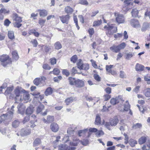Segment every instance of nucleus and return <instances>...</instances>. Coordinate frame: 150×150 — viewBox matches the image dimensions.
I'll list each match as a JSON object with an SVG mask.
<instances>
[{
  "label": "nucleus",
  "mask_w": 150,
  "mask_h": 150,
  "mask_svg": "<svg viewBox=\"0 0 150 150\" xmlns=\"http://www.w3.org/2000/svg\"><path fill=\"white\" fill-rule=\"evenodd\" d=\"M26 91L23 89L21 87H17L14 91V99L15 101V103H18V101H21L22 100L20 94L21 93H25Z\"/></svg>",
  "instance_id": "f257e3e1"
},
{
  "label": "nucleus",
  "mask_w": 150,
  "mask_h": 150,
  "mask_svg": "<svg viewBox=\"0 0 150 150\" xmlns=\"http://www.w3.org/2000/svg\"><path fill=\"white\" fill-rule=\"evenodd\" d=\"M72 141L71 142L70 144L71 146H76L79 142L84 145H86L88 144V140H86L84 142L80 141L78 139L75 137H73L72 138Z\"/></svg>",
  "instance_id": "f03ea898"
},
{
  "label": "nucleus",
  "mask_w": 150,
  "mask_h": 150,
  "mask_svg": "<svg viewBox=\"0 0 150 150\" xmlns=\"http://www.w3.org/2000/svg\"><path fill=\"white\" fill-rule=\"evenodd\" d=\"M0 61L2 62V65L4 67L6 66L8 64L11 62L9 56L4 54L0 56Z\"/></svg>",
  "instance_id": "7ed1b4c3"
},
{
  "label": "nucleus",
  "mask_w": 150,
  "mask_h": 150,
  "mask_svg": "<svg viewBox=\"0 0 150 150\" xmlns=\"http://www.w3.org/2000/svg\"><path fill=\"white\" fill-rule=\"evenodd\" d=\"M115 16L116 17V21L118 24L124 23L125 18L123 15L118 13H115Z\"/></svg>",
  "instance_id": "20e7f679"
},
{
  "label": "nucleus",
  "mask_w": 150,
  "mask_h": 150,
  "mask_svg": "<svg viewBox=\"0 0 150 150\" xmlns=\"http://www.w3.org/2000/svg\"><path fill=\"white\" fill-rule=\"evenodd\" d=\"M131 0H124V4L123 9L125 11H127L132 8L133 3L130 2ZM122 1L124 0H122Z\"/></svg>",
  "instance_id": "39448f33"
},
{
  "label": "nucleus",
  "mask_w": 150,
  "mask_h": 150,
  "mask_svg": "<svg viewBox=\"0 0 150 150\" xmlns=\"http://www.w3.org/2000/svg\"><path fill=\"white\" fill-rule=\"evenodd\" d=\"M76 148L74 147H70L65 144H62L58 146L59 150H75Z\"/></svg>",
  "instance_id": "423d86ee"
},
{
  "label": "nucleus",
  "mask_w": 150,
  "mask_h": 150,
  "mask_svg": "<svg viewBox=\"0 0 150 150\" xmlns=\"http://www.w3.org/2000/svg\"><path fill=\"white\" fill-rule=\"evenodd\" d=\"M114 24H111L110 25L109 24H108L107 25L104 26V28H106L108 30H112L113 33H115L117 31V28L116 27L114 26Z\"/></svg>",
  "instance_id": "0eeeda50"
},
{
  "label": "nucleus",
  "mask_w": 150,
  "mask_h": 150,
  "mask_svg": "<svg viewBox=\"0 0 150 150\" xmlns=\"http://www.w3.org/2000/svg\"><path fill=\"white\" fill-rule=\"evenodd\" d=\"M59 17L63 23H66L67 24L68 23V22L70 18V16L69 15H67L65 16H59Z\"/></svg>",
  "instance_id": "6e6552de"
},
{
  "label": "nucleus",
  "mask_w": 150,
  "mask_h": 150,
  "mask_svg": "<svg viewBox=\"0 0 150 150\" xmlns=\"http://www.w3.org/2000/svg\"><path fill=\"white\" fill-rule=\"evenodd\" d=\"M130 24L134 28H137L139 26V22L136 19H133L130 20Z\"/></svg>",
  "instance_id": "1a4fd4ad"
},
{
  "label": "nucleus",
  "mask_w": 150,
  "mask_h": 150,
  "mask_svg": "<svg viewBox=\"0 0 150 150\" xmlns=\"http://www.w3.org/2000/svg\"><path fill=\"white\" fill-rule=\"evenodd\" d=\"M25 107L23 104H19L18 106V108L19 113L22 115L24 113Z\"/></svg>",
  "instance_id": "9d476101"
},
{
  "label": "nucleus",
  "mask_w": 150,
  "mask_h": 150,
  "mask_svg": "<svg viewBox=\"0 0 150 150\" xmlns=\"http://www.w3.org/2000/svg\"><path fill=\"white\" fill-rule=\"evenodd\" d=\"M50 128L52 131L56 132L58 130L59 127L57 124L54 122L51 124Z\"/></svg>",
  "instance_id": "9b49d317"
},
{
  "label": "nucleus",
  "mask_w": 150,
  "mask_h": 150,
  "mask_svg": "<svg viewBox=\"0 0 150 150\" xmlns=\"http://www.w3.org/2000/svg\"><path fill=\"white\" fill-rule=\"evenodd\" d=\"M31 130L28 128H25L21 130L20 132L21 135H27L30 133Z\"/></svg>",
  "instance_id": "f8f14e48"
},
{
  "label": "nucleus",
  "mask_w": 150,
  "mask_h": 150,
  "mask_svg": "<svg viewBox=\"0 0 150 150\" xmlns=\"http://www.w3.org/2000/svg\"><path fill=\"white\" fill-rule=\"evenodd\" d=\"M13 18L16 22H21L22 21V18L20 17L16 13H13Z\"/></svg>",
  "instance_id": "ddd939ff"
},
{
  "label": "nucleus",
  "mask_w": 150,
  "mask_h": 150,
  "mask_svg": "<svg viewBox=\"0 0 150 150\" xmlns=\"http://www.w3.org/2000/svg\"><path fill=\"white\" fill-rule=\"evenodd\" d=\"M84 83L83 81L82 80L76 79L75 86L77 87H81L84 86Z\"/></svg>",
  "instance_id": "4468645a"
},
{
  "label": "nucleus",
  "mask_w": 150,
  "mask_h": 150,
  "mask_svg": "<svg viewBox=\"0 0 150 150\" xmlns=\"http://www.w3.org/2000/svg\"><path fill=\"white\" fill-rule=\"evenodd\" d=\"M118 120L117 116L114 117L113 119L110 121V124L111 126H115L118 122Z\"/></svg>",
  "instance_id": "2eb2a0df"
},
{
  "label": "nucleus",
  "mask_w": 150,
  "mask_h": 150,
  "mask_svg": "<svg viewBox=\"0 0 150 150\" xmlns=\"http://www.w3.org/2000/svg\"><path fill=\"white\" fill-rule=\"evenodd\" d=\"M34 107L32 105H30L26 109V114L27 115H31L33 111Z\"/></svg>",
  "instance_id": "dca6fc26"
},
{
  "label": "nucleus",
  "mask_w": 150,
  "mask_h": 150,
  "mask_svg": "<svg viewBox=\"0 0 150 150\" xmlns=\"http://www.w3.org/2000/svg\"><path fill=\"white\" fill-rule=\"evenodd\" d=\"M68 80L69 84L71 86H75L76 79L71 77L68 78Z\"/></svg>",
  "instance_id": "f3484780"
},
{
  "label": "nucleus",
  "mask_w": 150,
  "mask_h": 150,
  "mask_svg": "<svg viewBox=\"0 0 150 150\" xmlns=\"http://www.w3.org/2000/svg\"><path fill=\"white\" fill-rule=\"evenodd\" d=\"M38 11H40V16L42 17L46 16L47 14V11L45 10L39 9Z\"/></svg>",
  "instance_id": "a211bd4d"
},
{
  "label": "nucleus",
  "mask_w": 150,
  "mask_h": 150,
  "mask_svg": "<svg viewBox=\"0 0 150 150\" xmlns=\"http://www.w3.org/2000/svg\"><path fill=\"white\" fill-rule=\"evenodd\" d=\"M130 105L129 104L125 105L123 109H121L119 107L118 109L120 111H127L128 110H130Z\"/></svg>",
  "instance_id": "6ab92c4d"
},
{
  "label": "nucleus",
  "mask_w": 150,
  "mask_h": 150,
  "mask_svg": "<svg viewBox=\"0 0 150 150\" xmlns=\"http://www.w3.org/2000/svg\"><path fill=\"white\" fill-rule=\"evenodd\" d=\"M110 49V50L116 53L119 52L120 50L118 45L116 46L114 45L111 47Z\"/></svg>",
  "instance_id": "aec40b11"
},
{
  "label": "nucleus",
  "mask_w": 150,
  "mask_h": 150,
  "mask_svg": "<svg viewBox=\"0 0 150 150\" xmlns=\"http://www.w3.org/2000/svg\"><path fill=\"white\" fill-rule=\"evenodd\" d=\"M150 139L149 137L148 136H142L141 137V144L147 143V142Z\"/></svg>",
  "instance_id": "412c9836"
},
{
  "label": "nucleus",
  "mask_w": 150,
  "mask_h": 150,
  "mask_svg": "<svg viewBox=\"0 0 150 150\" xmlns=\"http://www.w3.org/2000/svg\"><path fill=\"white\" fill-rule=\"evenodd\" d=\"M52 91L53 90L51 87H49L47 88L45 91V95L48 96L51 94L52 93Z\"/></svg>",
  "instance_id": "4be33fe9"
},
{
  "label": "nucleus",
  "mask_w": 150,
  "mask_h": 150,
  "mask_svg": "<svg viewBox=\"0 0 150 150\" xmlns=\"http://www.w3.org/2000/svg\"><path fill=\"white\" fill-rule=\"evenodd\" d=\"M54 46L55 49L57 50L60 49L62 47V45L59 41H57L56 42L54 45Z\"/></svg>",
  "instance_id": "5701e85b"
},
{
  "label": "nucleus",
  "mask_w": 150,
  "mask_h": 150,
  "mask_svg": "<svg viewBox=\"0 0 150 150\" xmlns=\"http://www.w3.org/2000/svg\"><path fill=\"white\" fill-rule=\"evenodd\" d=\"M88 129L87 128L78 131V133L79 136L81 137L84 135L85 133L88 131Z\"/></svg>",
  "instance_id": "b1692460"
},
{
  "label": "nucleus",
  "mask_w": 150,
  "mask_h": 150,
  "mask_svg": "<svg viewBox=\"0 0 150 150\" xmlns=\"http://www.w3.org/2000/svg\"><path fill=\"white\" fill-rule=\"evenodd\" d=\"M41 143V141L40 139L37 138L36 139L34 140L33 144V146H36L40 145Z\"/></svg>",
  "instance_id": "393cba45"
},
{
  "label": "nucleus",
  "mask_w": 150,
  "mask_h": 150,
  "mask_svg": "<svg viewBox=\"0 0 150 150\" xmlns=\"http://www.w3.org/2000/svg\"><path fill=\"white\" fill-rule=\"evenodd\" d=\"M64 9L65 11L67 13H71L73 11V8L69 6H67Z\"/></svg>",
  "instance_id": "a878e982"
},
{
  "label": "nucleus",
  "mask_w": 150,
  "mask_h": 150,
  "mask_svg": "<svg viewBox=\"0 0 150 150\" xmlns=\"http://www.w3.org/2000/svg\"><path fill=\"white\" fill-rule=\"evenodd\" d=\"M44 108V106L42 104H40L37 107L36 112L37 114H38Z\"/></svg>",
  "instance_id": "bb28decb"
},
{
  "label": "nucleus",
  "mask_w": 150,
  "mask_h": 150,
  "mask_svg": "<svg viewBox=\"0 0 150 150\" xmlns=\"http://www.w3.org/2000/svg\"><path fill=\"white\" fill-rule=\"evenodd\" d=\"M90 132H88L87 137H89L91 135V134L90 132H96L98 131V129L94 128H91L89 129Z\"/></svg>",
  "instance_id": "cd10ccee"
},
{
  "label": "nucleus",
  "mask_w": 150,
  "mask_h": 150,
  "mask_svg": "<svg viewBox=\"0 0 150 150\" xmlns=\"http://www.w3.org/2000/svg\"><path fill=\"white\" fill-rule=\"evenodd\" d=\"M100 118L98 114H97L96 116V118L95 121V123L96 125H98L100 123Z\"/></svg>",
  "instance_id": "c85d7f7f"
},
{
  "label": "nucleus",
  "mask_w": 150,
  "mask_h": 150,
  "mask_svg": "<svg viewBox=\"0 0 150 150\" xmlns=\"http://www.w3.org/2000/svg\"><path fill=\"white\" fill-rule=\"evenodd\" d=\"M33 83L35 85L38 86L41 83L40 78H36L33 81Z\"/></svg>",
  "instance_id": "c756f323"
},
{
  "label": "nucleus",
  "mask_w": 150,
  "mask_h": 150,
  "mask_svg": "<svg viewBox=\"0 0 150 150\" xmlns=\"http://www.w3.org/2000/svg\"><path fill=\"white\" fill-rule=\"evenodd\" d=\"M145 96L148 97H150V88H147L144 91Z\"/></svg>",
  "instance_id": "7c9ffc66"
},
{
  "label": "nucleus",
  "mask_w": 150,
  "mask_h": 150,
  "mask_svg": "<svg viewBox=\"0 0 150 150\" xmlns=\"http://www.w3.org/2000/svg\"><path fill=\"white\" fill-rule=\"evenodd\" d=\"M129 145L132 147H133L135 146V145L137 144V143L136 141L132 139L129 140Z\"/></svg>",
  "instance_id": "2f4dec72"
},
{
  "label": "nucleus",
  "mask_w": 150,
  "mask_h": 150,
  "mask_svg": "<svg viewBox=\"0 0 150 150\" xmlns=\"http://www.w3.org/2000/svg\"><path fill=\"white\" fill-rule=\"evenodd\" d=\"M19 124L20 122L18 120H15L12 123V127L14 128H16L19 126Z\"/></svg>",
  "instance_id": "473e14b6"
},
{
  "label": "nucleus",
  "mask_w": 150,
  "mask_h": 150,
  "mask_svg": "<svg viewBox=\"0 0 150 150\" xmlns=\"http://www.w3.org/2000/svg\"><path fill=\"white\" fill-rule=\"evenodd\" d=\"M132 16L133 17H136L138 16V11L136 9H134L132 10L131 12Z\"/></svg>",
  "instance_id": "72a5a7b5"
},
{
  "label": "nucleus",
  "mask_w": 150,
  "mask_h": 150,
  "mask_svg": "<svg viewBox=\"0 0 150 150\" xmlns=\"http://www.w3.org/2000/svg\"><path fill=\"white\" fill-rule=\"evenodd\" d=\"M12 57L15 60H17L19 58V56L17 53L15 51H13L12 53Z\"/></svg>",
  "instance_id": "f704fd0d"
},
{
  "label": "nucleus",
  "mask_w": 150,
  "mask_h": 150,
  "mask_svg": "<svg viewBox=\"0 0 150 150\" xmlns=\"http://www.w3.org/2000/svg\"><path fill=\"white\" fill-rule=\"evenodd\" d=\"M75 100V98L73 97H71L67 98L65 99V101L67 103L72 102L73 101Z\"/></svg>",
  "instance_id": "c9c22d12"
},
{
  "label": "nucleus",
  "mask_w": 150,
  "mask_h": 150,
  "mask_svg": "<svg viewBox=\"0 0 150 150\" xmlns=\"http://www.w3.org/2000/svg\"><path fill=\"white\" fill-rule=\"evenodd\" d=\"M8 37L11 39H13L14 38V33L12 31H8Z\"/></svg>",
  "instance_id": "e433bc0d"
},
{
  "label": "nucleus",
  "mask_w": 150,
  "mask_h": 150,
  "mask_svg": "<svg viewBox=\"0 0 150 150\" xmlns=\"http://www.w3.org/2000/svg\"><path fill=\"white\" fill-rule=\"evenodd\" d=\"M102 22V21L100 19V20H98L97 21H95L94 22L93 26H96L100 25Z\"/></svg>",
  "instance_id": "4c0bfd02"
},
{
  "label": "nucleus",
  "mask_w": 150,
  "mask_h": 150,
  "mask_svg": "<svg viewBox=\"0 0 150 150\" xmlns=\"http://www.w3.org/2000/svg\"><path fill=\"white\" fill-rule=\"evenodd\" d=\"M89 65L88 64H83V66L81 69H83L86 71L87 70L89 69Z\"/></svg>",
  "instance_id": "58836bf2"
},
{
  "label": "nucleus",
  "mask_w": 150,
  "mask_h": 150,
  "mask_svg": "<svg viewBox=\"0 0 150 150\" xmlns=\"http://www.w3.org/2000/svg\"><path fill=\"white\" fill-rule=\"evenodd\" d=\"M13 89V87H8L6 90H5V94H7L10 93Z\"/></svg>",
  "instance_id": "ea45409f"
},
{
  "label": "nucleus",
  "mask_w": 150,
  "mask_h": 150,
  "mask_svg": "<svg viewBox=\"0 0 150 150\" xmlns=\"http://www.w3.org/2000/svg\"><path fill=\"white\" fill-rule=\"evenodd\" d=\"M83 64V63L82 60L81 59H79V61L77 63L78 68L81 70Z\"/></svg>",
  "instance_id": "a19ab883"
},
{
  "label": "nucleus",
  "mask_w": 150,
  "mask_h": 150,
  "mask_svg": "<svg viewBox=\"0 0 150 150\" xmlns=\"http://www.w3.org/2000/svg\"><path fill=\"white\" fill-rule=\"evenodd\" d=\"M104 133L102 130H99L95 134L97 137H99L104 134Z\"/></svg>",
  "instance_id": "79ce46f5"
},
{
  "label": "nucleus",
  "mask_w": 150,
  "mask_h": 150,
  "mask_svg": "<svg viewBox=\"0 0 150 150\" xmlns=\"http://www.w3.org/2000/svg\"><path fill=\"white\" fill-rule=\"evenodd\" d=\"M40 93H38V94L35 93H33V95L35 96V97L36 98H40V100H42V99L43 98V96L39 95L40 94Z\"/></svg>",
  "instance_id": "37998d69"
},
{
  "label": "nucleus",
  "mask_w": 150,
  "mask_h": 150,
  "mask_svg": "<svg viewBox=\"0 0 150 150\" xmlns=\"http://www.w3.org/2000/svg\"><path fill=\"white\" fill-rule=\"evenodd\" d=\"M79 3L82 5L86 6L88 4V3L87 0H79Z\"/></svg>",
  "instance_id": "c03bdc74"
},
{
  "label": "nucleus",
  "mask_w": 150,
  "mask_h": 150,
  "mask_svg": "<svg viewBox=\"0 0 150 150\" xmlns=\"http://www.w3.org/2000/svg\"><path fill=\"white\" fill-rule=\"evenodd\" d=\"M47 121L49 123L54 121V117L53 116L49 115L47 116Z\"/></svg>",
  "instance_id": "a18cd8bd"
},
{
  "label": "nucleus",
  "mask_w": 150,
  "mask_h": 150,
  "mask_svg": "<svg viewBox=\"0 0 150 150\" xmlns=\"http://www.w3.org/2000/svg\"><path fill=\"white\" fill-rule=\"evenodd\" d=\"M119 97H116L115 98H112L110 100V103H118V99Z\"/></svg>",
  "instance_id": "49530a36"
},
{
  "label": "nucleus",
  "mask_w": 150,
  "mask_h": 150,
  "mask_svg": "<svg viewBox=\"0 0 150 150\" xmlns=\"http://www.w3.org/2000/svg\"><path fill=\"white\" fill-rule=\"evenodd\" d=\"M8 116V114H3L2 115L1 117V120H2V121L0 120V123H1L2 121L6 120Z\"/></svg>",
  "instance_id": "de8ad7c7"
},
{
  "label": "nucleus",
  "mask_w": 150,
  "mask_h": 150,
  "mask_svg": "<svg viewBox=\"0 0 150 150\" xmlns=\"http://www.w3.org/2000/svg\"><path fill=\"white\" fill-rule=\"evenodd\" d=\"M77 59V57L76 55H74L71 58V61L74 63H76Z\"/></svg>",
  "instance_id": "09e8293b"
},
{
  "label": "nucleus",
  "mask_w": 150,
  "mask_h": 150,
  "mask_svg": "<svg viewBox=\"0 0 150 150\" xmlns=\"http://www.w3.org/2000/svg\"><path fill=\"white\" fill-rule=\"evenodd\" d=\"M42 68L44 69L49 70L51 69V67L47 64H45L43 65Z\"/></svg>",
  "instance_id": "8fccbe9b"
},
{
  "label": "nucleus",
  "mask_w": 150,
  "mask_h": 150,
  "mask_svg": "<svg viewBox=\"0 0 150 150\" xmlns=\"http://www.w3.org/2000/svg\"><path fill=\"white\" fill-rule=\"evenodd\" d=\"M46 21L45 20L43 19L42 18H40L39 20V23L42 26V27L44 25V23Z\"/></svg>",
  "instance_id": "3c124183"
},
{
  "label": "nucleus",
  "mask_w": 150,
  "mask_h": 150,
  "mask_svg": "<svg viewBox=\"0 0 150 150\" xmlns=\"http://www.w3.org/2000/svg\"><path fill=\"white\" fill-rule=\"evenodd\" d=\"M62 79V77L61 76H59L57 77L54 78V80L55 82H59L60 80Z\"/></svg>",
  "instance_id": "603ef678"
},
{
  "label": "nucleus",
  "mask_w": 150,
  "mask_h": 150,
  "mask_svg": "<svg viewBox=\"0 0 150 150\" xmlns=\"http://www.w3.org/2000/svg\"><path fill=\"white\" fill-rule=\"evenodd\" d=\"M11 23V22L8 19H6L4 20V25L5 26L8 27Z\"/></svg>",
  "instance_id": "864d4df0"
},
{
  "label": "nucleus",
  "mask_w": 150,
  "mask_h": 150,
  "mask_svg": "<svg viewBox=\"0 0 150 150\" xmlns=\"http://www.w3.org/2000/svg\"><path fill=\"white\" fill-rule=\"evenodd\" d=\"M67 132L70 136H73L74 132L72 129L70 128L68 129Z\"/></svg>",
  "instance_id": "5fc2aeb1"
},
{
  "label": "nucleus",
  "mask_w": 150,
  "mask_h": 150,
  "mask_svg": "<svg viewBox=\"0 0 150 150\" xmlns=\"http://www.w3.org/2000/svg\"><path fill=\"white\" fill-rule=\"evenodd\" d=\"M21 22H15L13 23V25L15 27L19 28L21 27L22 25L20 23Z\"/></svg>",
  "instance_id": "6e6d98bb"
},
{
  "label": "nucleus",
  "mask_w": 150,
  "mask_h": 150,
  "mask_svg": "<svg viewBox=\"0 0 150 150\" xmlns=\"http://www.w3.org/2000/svg\"><path fill=\"white\" fill-rule=\"evenodd\" d=\"M149 27L148 25L146 23H144L143 25L142 28V31H145Z\"/></svg>",
  "instance_id": "4d7b16f0"
},
{
  "label": "nucleus",
  "mask_w": 150,
  "mask_h": 150,
  "mask_svg": "<svg viewBox=\"0 0 150 150\" xmlns=\"http://www.w3.org/2000/svg\"><path fill=\"white\" fill-rule=\"evenodd\" d=\"M23 98L25 100H28L30 98V95L28 93H25L23 95Z\"/></svg>",
  "instance_id": "13d9d810"
},
{
  "label": "nucleus",
  "mask_w": 150,
  "mask_h": 150,
  "mask_svg": "<svg viewBox=\"0 0 150 150\" xmlns=\"http://www.w3.org/2000/svg\"><path fill=\"white\" fill-rule=\"evenodd\" d=\"M53 71V74L56 75H59L60 72L59 70L57 68H54Z\"/></svg>",
  "instance_id": "bf43d9fd"
},
{
  "label": "nucleus",
  "mask_w": 150,
  "mask_h": 150,
  "mask_svg": "<svg viewBox=\"0 0 150 150\" xmlns=\"http://www.w3.org/2000/svg\"><path fill=\"white\" fill-rule=\"evenodd\" d=\"M62 73L64 75L68 76L69 75V71L67 69H63L62 71Z\"/></svg>",
  "instance_id": "052dcab7"
},
{
  "label": "nucleus",
  "mask_w": 150,
  "mask_h": 150,
  "mask_svg": "<svg viewBox=\"0 0 150 150\" xmlns=\"http://www.w3.org/2000/svg\"><path fill=\"white\" fill-rule=\"evenodd\" d=\"M51 64L52 65H54L56 63V59L55 58H52L50 59Z\"/></svg>",
  "instance_id": "680f3d73"
},
{
  "label": "nucleus",
  "mask_w": 150,
  "mask_h": 150,
  "mask_svg": "<svg viewBox=\"0 0 150 150\" xmlns=\"http://www.w3.org/2000/svg\"><path fill=\"white\" fill-rule=\"evenodd\" d=\"M30 42L32 44L33 46L34 47H36L37 46L38 43L36 40L34 39L32 40H31Z\"/></svg>",
  "instance_id": "e2e57ef3"
},
{
  "label": "nucleus",
  "mask_w": 150,
  "mask_h": 150,
  "mask_svg": "<svg viewBox=\"0 0 150 150\" xmlns=\"http://www.w3.org/2000/svg\"><path fill=\"white\" fill-rule=\"evenodd\" d=\"M9 12V11H7V10L5 8H2L0 10V13L1 14L3 13L4 14H6V13H8Z\"/></svg>",
  "instance_id": "0e129e2a"
},
{
  "label": "nucleus",
  "mask_w": 150,
  "mask_h": 150,
  "mask_svg": "<svg viewBox=\"0 0 150 150\" xmlns=\"http://www.w3.org/2000/svg\"><path fill=\"white\" fill-rule=\"evenodd\" d=\"M30 116H26L24 119L23 121V124L25 123L26 122L30 120Z\"/></svg>",
  "instance_id": "69168bd1"
},
{
  "label": "nucleus",
  "mask_w": 150,
  "mask_h": 150,
  "mask_svg": "<svg viewBox=\"0 0 150 150\" xmlns=\"http://www.w3.org/2000/svg\"><path fill=\"white\" fill-rule=\"evenodd\" d=\"M110 105L108 106L107 105H104L103 107L102 110L103 111H106L108 110V109L110 107Z\"/></svg>",
  "instance_id": "338daca9"
},
{
  "label": "nucleus",
  "mask_w": 150,
  "mask_h": 150,
  "mask_svg": "<svg viewBox=\"0 0 150 150\" xmlns=\"http://www.w3.org/2000/svg\"><path fill=\"white\" fill-rule=\"evenodd\" d=\"M141 126V125L139 123H137L136 124L134 125L132 127L133 129H137L139 128Z\"/></svg>",
  "instance_id": "774afa93"
}]
</instances>
